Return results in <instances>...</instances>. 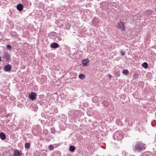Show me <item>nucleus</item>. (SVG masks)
<instances>
[{"label":"nucleus","instance_id":"f257e3e1","mask_svg":"<svg viewBox=\"0 0 156 156\" xmlns=\"http://www.w3.org/2000/svg\"><path fill=\"white\" fill-rule=\"evenodd\" d=\"M145 146L142 142H137L133 146V150L135 152H142L146 148Z\"/></svg>","mask_w":156,"mask_h":156},{"label":"nucleus","instance_id":"f03ea898","mask_svg":"<svg viewBox=\"0 0 156 156\" xmlns=\"http://www.w3.org/2000/svg\"><path fill=\"white\" fill-rule=\"evenodd\" d=\"M113 138L114 140L118 141L122 139L123 137V133L121 130L116 131L114 133Z\"/></svg>","mask_w":156,"mask_h":156},{"label":"nucleus","instance_id":"7ed1b4c3","mask_svg":"<svg viewBox=\"0 0 156 156\" xmlns=\"http://www.w3.org/2000/svg\"><path fill=\"white\" fill-rule=\"evenodd\" d=\"M124 24L125 23L121 21L118 23L117 27L118 29L121 30L122 31H125V27L124 26Z\"/></svg>","mask_w":156,"mask_h":156},{"label":"nucleus","instance_id":"20e7f679","mask_svg":"<svg viewBox=\"0 0 156 156\" xmlns=\"http://www.w3.org/2000/svg\"><path fill=\"white\" fill-rule=\"evenodd\" d=\"M37 95L36 93L34 92H31L29 95V98L31 100L36 99L37 98Z\"/></svg>","mask_w":156,"mask_h":156},{"label":"nucleus","instance_id":"39448f33","mask_svg":"<svg viewBox=\"0 0 156 156\" xmlns=\"http://www.w3.org/2000/svg\"><path fill=\"white\" fill-rule=\"evenodd\" d=\"M22 155V153L20 152L18 150H14V151L13 152V156H21Z\"/></svg>","mask_w":156,"mask_h":156},{"label":"nucleus","instance_id":"423d86ee","mask_svg":"<svg viewBox=\"0 0 156 156\" xmlns=\"http://www.w3.org/2000/svg\"><path fill=\"white\" fill-rule=\"evenodd\" d=\"M90 62V60L88 58H86L83 60L82 63L83 66H87Z\"/></svg>","mask_w":156,"mask_h":156},{"label":"nucleus","instance_id":"0eeeda50","mask_svg":"<svg viewBox=\"0 0 156 156\" xmlns=\"http://www.w3.org/2000/svg\"><path fill=\"white\" fill-rule=\"evenodd\" d=\"M12 67L11 65L8 64L4 66V70L6 72H9L11 70Z\"/></svg>","mask_w":156,"mask_h":156},{"label":"nucleus","instance_id":"6e6552de","mask_svg":"<svg viewBox=\"0 0 156 156\" xmlns=\"http://www.w3.org/2000/svg\"><path fill=\"white\" fill-rule=\"evenodd\" d=\"M51 47L52 48H56L59 47L58 44L56 43H53L51 44Z\"/></svg>","mask_w":156,"mask_h":156},{"label":"nucleus","instance_id":"1a4fd4ad","mask_svg":"<svg viewBox=\"0 0 156 156\" xmlns=\"http://www.w3.org/2000/svg\"><path fill=\"white\" fill-rule=\"evenodd\" d=\"M23 5L21 4H18L16 6L17 10L20 11H21L23 10Z\"/></svg>","mask_w":156,"mask_h":156},{"label":"nucleus","instance_id":"9d476101","mask_svg":"<svg viewBox=\"0 0 156 156\" xmlns=\"http://www.w3.org/2000/svg\"><path fill=\"white\" fill-rule=\"evenodd\" d=\"M6 135L3 132L0 133V138L2 140H5L6 138Z\"/></svg>","mask_w":156,"mask_h":156},{"label":"nucleus","instance_id":"9b49d317","mask_svg":"<svg viewBox=\"0 0 156 156\" xmlns=\"http://www.w3.org/2000/svg\"><path fill=\"white\" fill-rule=\"evenodd\" d=\"M4 54V56L5 57V58L6 59L8 60L9 58L10 57V55L9 54H8L7 53L5 52Z\"/></svg>","mask_w":156,"mask_h":156},{"label":"nucleus","instance_id":"f8f14e48","mask_svg":"<svg viewBox=\"0 0 156 156\" xmlns=\"http://www.w3.org/2000/svg\"><path fill=\"white\" fill-rule=\"evenodd\" d=\"M142 66L144 67L146 69L148 67V65L147 63L146 62H144L142 64Z\"/></svg>","mask_w":156,"mask_h":156},{"label":"nucleus","instance_id":"ddd939ff","mask_svg":"<svg viewBox=\"0 0 156 156\" xmlns=\"http://www.w3.org/2000/svg\"><path fill=\"white\" fill-rule=\"evenodd\" d=\"M128 71L127 69H124L122 70V73L124 75H127L128 73Z\"/></svg>","mask_w":156,"mask_h":156},{"label":"nucleus","instance_id":"4468645a","mask_svg":"<svg viewBox=\"0 0 156 156\" xmlns=\"http://www.w3.org/2000/svg\"><path fill=\"white\" fill-rule=\"evenodd\" d=\"M30 147V144L29 143H26L25 145V147L26 148L29 149Z\"/></svg>","mask_w":156,"mask_h":156},{"label":"nucleus","instance_id":"2eb2a0df","mask_svg":"<svg viewBox=\"0 0 156 156\" xmlns=\"http://www.w3.org/2000/svg\"><path fill=\"white\" fill-rule=\"evenodd\" d=\"M75 149V147L73 146H71L70 147L69 150L70 151L73 152Z\"/></svg>","mask_w":156,"mask_h":156},{"label":"nucleus","instance_id":"dca6fc26","mask_svg":"<svg viewBox=\"0 0 156 156\" xmlns=\"http://www.w3.org/2000/svg\"><path fill=\"white\" fill-rule=\"evenodd\" d=\"M48 148L49 150L51 151H53L54 148V147L53 145H50L48 146Z\"/></svg>","mask_w":156,"mask_h":156},{"label":"nucleus","instance_id":"f3484780","mask_svg":"<svg viewBox=\"0 0 156 156\" xmlns=\"http://www.w3.org/2000/svg\"><path fill=\"white\" fill-rule=\"evenodd\" d=\"M79 78L81 79H83L85 78L84 75L83 74H81L79 76Z\"/></svg>","mask_w":156,"mask_h":156},{"label":"nucleus","instance_id":"a211bd4d","mask_svg":"<svg viewBox=\"0 0 156 156\" xmlns=\"http://www.w3.org/2000/svg\"><path fill=\"white\" fill-rule=\"evenodd\" d=\"M103 105L105 107H107L108 106V104L106 101H104L103 102Z\"/></svg>","mask_w":156,"mask_h":156},{"label":"nucleus","instance_id":"6ab92c4d","mask_svg":"<svg viewBox=\"0 0 156 156\" xmlns=\"http://www.w3.org/2000/svg\"><path fill=\"white\" fill-rule=\"evenodd\" d=\"M9 50H11L12 49V47L10 45H7L6 47Z\"/></svg>","mask_w":156,"mask_h":156},{"label":"nucleus","instance_id":"aec40b11","mask_svg":"<svg viewBox=\"0 0 156 156\" xmlns=\"http://www.w3.org/2000/svg\"><path fill=\"white\" fill-rule=\"evenodd\" d=\"M51 132L53 133H55V130L53 128H51Z\"/></svg>","mask_w":156,"mask_h":156},{"label":"nucleus","instance_id":"412c9836","mask_svg":"<svg viewBox=\"0 0 156 156\" xmlns=\"http://www.w3.org/2000/svg\"><path fill=\"white\" fill-rule=\"evenodd\" d=\"M70 27L69 24H67L66 25V28L67 30H69V29Z\"/></svg>","mask_w":156,"mask_h":156},{"label":"nucleus","instance_id":"4be33fe9","mask_svg":"<svg viewBox=\"0 0 156 156\" xmlns=\"http://www.w3.org/2000/svg\"><path fill=\"white\" fill-rule=\"evenodd\" d=\"M121 55H125V53L122 51H120Z\"/></svg>","mask_w":156,"mask_h":156},{"label":"nucleus","instance_id":"5701e85b","mask_svg":"<svg viewBox=\"0 0 156 156\" xmlns=\"http://www.w3.org/2000/svg\"><path fill=\"white\" fill-rule=\"evenodd\" d=\"M55 35H56V33H54V32H52L50 34V35L51 36L52 35V36H55Z\"/></svg>","mask_w":156,"mask_h":156},{"label":"nucleus","instance_id":"b1692460","mask_svg":"<svg viewBox=\"0 0 156 156\" xmlns=\"http://www.w3.org/2000/svg\"><path fill=\"white\" fill-rule=\"evenodd\" d=\"M108 77L109 78H111L112 77V76L110 74H108Z\"/></svg>","mask_w":156,"mask_h":156},{"label":"nucleus","instance_id":"393cba45","mask_svg":"<svg viewBox=\"0 0 156 156\" xmlns=\"http://www.w3.org/2000/svg\"><path fill=\"white\" fill-rule=\"evenodd\" d=\"M122 154L124 155H126V152H123L122 153Z\"/></svg>","mask_w":156,"mask_h":156},{"label":"nucleus","instance_id":"a878e982","mask_svg":"<svg viewBox=\"0 0 156 156\" xmlns=\"http://www.w3.org/2000/svg\"><path fill=\"white\" fill-rule=\"evenodd\" d=\"M1 61V57L0 56V62Z\"/></svg>","mask_w":156,"mask_h":156},{"label":"nucleus","instance_id":"bb28decb","mask_svg":"<svg viewBox=\"0 0 156 156\" xmlns=\"http://www.w3.org/2000/svg\"><path fill=\"white\" fill-rule=\"evenodd\" d=\"M9 115L8 114V115H7V117H8V116H9Z\"/></svg>","mask_w":156,"mask_h":156}]
</instances>
